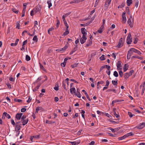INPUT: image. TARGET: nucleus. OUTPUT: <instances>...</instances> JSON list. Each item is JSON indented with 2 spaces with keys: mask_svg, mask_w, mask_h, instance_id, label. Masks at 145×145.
I'll use <instances>...</instances> for the list:
<instances>
[{
  "mask_svg": "<svg viewBox=\"0 0 145 145\" xmlns=\"http://www.w3.org/2000/svg\"><path fill=\"white\" fill-rule=\"evenodd\" d=\"M138 39L137 38H136L134 40L133 42L134 44H136L138 42Z\"/></svg>",
  "mask_w": 145,
  "mask_h": 145,
  "instance_id": "nucleus-58",
  "label": "nucleus"
},
{
  "mask_svg": "<svg viewBox=\"0 0 145 145\" xmlns=\"http://www.w3.org/2000/svg\"><path fill=\"white\" fill-rule=\"evenodd\" d=\"M132 38L131 37V33H129L127 39V43L128 44H130L132 42Z\"/></svg>",
  "mask_w": 145,
  "mask_h": 145,
  "instance_id": "nucleus-1",
  "label": "nucleus"
},
{
  "mask_svg": "<svg viewBox=\"0 0 145 145\" xmlns=\"http://www.w3.org/2000/svg\"><path fill=\"white\" fill-rule=\"evenodd\" d=\"M47 3L48 5V7L49 8H50L52 6V4L51 3V1H47Z\"/></svg>",
  "mask_w": 145,
  "mask_h": 145,
  "instance_id": "nucleus-28",
  "label": "nucleus"
},
{
  "mask_svg": "<svg viewBox=\"0 0 145 145\" xmlns=\"http://www.w3.org/2000/svg\"><path fill=\"white\" fill-rule=\"evenodd\" d=\"M105 19L103 20V24L101 26H102V27H104L105 25Z\"/></svg>",
  "mask_w": 145,
  "mask_h": 145,
  "instance_id": "nucleus-60",
  "label": "nucleus"
},
{
  "mask_svg": "<svg viewBox=\"0 0 145 145\" xmlns=\"http://www.w3.org/2000/svg\"><path fill=\"white\" fill-rule=\"evenodd\" d=\"M11 123L14 125H15L16 124L13 120H11Z\"/></svg>",
  "mask_w": 145,
  "mask_h": 145,
  "instance_id": "nucleus-62",
  "label": "nucleus"
},
{
  "mask_svg": "<svg viewBox=\"0 0 145 145\" xmlns=\"http://www.w3.org/2000/svg\"><path fill=\"white\" fill-rule=\"evenodd\" d=\"M40 68L41 69H42L44 71H45V69L44 68L43 66L42 65H41V64L40 63Z\"/></svg>",
  "mask_w": 145,
  "mask_h": 145,
  "instance_id": "nucleus-46",
  "label": "nucleus"
},
{
  "mask_svg": "<svg viewBox=\"0 0 145 145\" xmlns=\"http://www.w3.org/2000/svg\"><path fill=\"white\" fill-rule=\"evenodd\" d=\"M127 5L129 6H130L132 3V0H127Z\"/></svg>",
  "mask_w": 145,
  "mask_h": 145,
  "instance_id": "nucleus-16",
  "label": "nucleus"
},
{
  "mask_svg": "<svg viewBox=\"0 0 145 145\" xmlns=\"http://www.w3.org/2000/svg\"><path fill=\"white\" fill-rule=\"evenodd\" d=\"M115 102H116V103H117V102H121L123 101L124 100H123L117 99V100H115Z\"/></svg>",
  "mask_w": 145,
  "mask_h": 145,
  "instance_id": "nucleus-53",
  "label": "nucleus"
},
{
  "mask_svg": "<svg viewBox=\"0 0 145 145\" xmlns=\"http://www.w3.org/2000/svg\"><path fill=\"white\" fill-rule=\"evenodd\" d=\"M111 1V0H106L105 5V7L106 8H107L110 4Z\"/></svg>",
  "mask_w": 145,
  "mask_h": 145,
  "instance_id": "nucleus-7",
  "label": "nucleus"
},
{
  "mask_svg": "<svg viewBox=\"0 0 145 145\" xmlns=\"http://www.w3.org/2000/svg\"><path fill=\"white\" fill-rule=\"evenodd\" d=\"M131 56H130V54L129 53V54H127V58L128 59H130Z\"/></svg>",
  "mask_w": 145,
  "mask_h": 145,
  "instance_id": "nucleus-63",
  "label": "nucleus"
},
{
  "mask_svg": "<svg viewBox=\"0 0 145 145\" xmlns=\"http://www.w3.org/2000/svg\"><path fill=\"white\" fill-rule=\"evenodd\" d=\"M78 89H77V93L76 92L74 93V95L76 96L78 98H80V92L78 91Z\"/></svg>",
  "mask_w": 145,
  "mask_h": 145,
  "instance_id": "nucleus-14",
  "label": "nucleus"
},
{
  "mask_svg": "<svg viewBox=\"0 0 145 145\" xmlns=\"http://www.w3.org/2000/svg\"><path fill=\"white\" fill-rule=\"evenodd\" d=\"M22 121L23 125H24L27 123L28 121V118H27L26 120H24Z\"/></svg>",
  "mask_w": 145,
  "mask_h": 145,
  "instance_id": "nucleus-20",
  "label": "nucleus"
},
{
  "mask_svg": "<svg viewBox=\"0 0 145 145\" xmlns=\"http://www.w3.org/2000/svg\"><path fill=\"white\" fill-rule=\"evenodd\" d=\"M62 86L63 87L64 89L66 90H67L65 83L64 81H63L62 82Z\"/></svg>",
  "mask_w": 145,
  "mask_h": 145,
  "instance_id": "nucleus-43",
  "label": "nucleus"
},
{
  "mask_svg": "<svg viewBox=\"0 0 145 145\" xmlns=\"http://www.w3.org/2000/svg\"><path fill=\"white\" fill-rule=\"evenodd\" d=\"M104 66H105V68L106 67V69H107L108 70H110V66L107 65H104Z\"/></svg>",
  "mask_w": 145,
  "mask_h": 145,
  "instance_id": "nucleus-50",
  "label": "nucleus"
},
{
  "mask_svg": "<svg viewBox=\"0 0 145 145\" xmlns=\"http://www.w3.org/2000/svg\"><path fill=\"white\" fill-rule=\"evenodd\" d=\"M118 81H115L114 80H112V83L114 85H116L117 86V85L118 84Z\"/></svg>",
  "mask_w": 145,
  "mask_h": 145,
  "instance_id": "nucleus-36",
  "label": "nucleus"
},
{
  "mask_svg": "<svg viewBox=\"0 0 145 145\" xmlns=\"http://www.w3.org/2000/svg\"><path fill=\"white\" fill-rule=\"evenodd\" d=\"M70 92L71 94H73V93H75L76 92V89L74 88H71L70 89Z\"/></svg>",
  "mask_w": 145,
  "mask_h": 145,
  "instance_id": "nucleus-13",
  "label": "nucleus"
},
{
  "mask_svg": "<svg viewBox=\"0 0 145 145\" xmlns=\"http://www.w3.org/2000/svg\"><path fill=\"white\" fill-rule=\"evenodd\" d=\"M139 3V1L138 0H135V7L137 8L138 7V5Z\"/></svg>",
  "mask_w": 145,
  "mask_h": 145,
  "instance_id": "nucleus-34",
  "label": "nucleus"
},
{
  "mask_svg": "<svg viewBox=\"0 0 145 145\" xmlns=\"http://www.w3.org/2000/svg\"><path fill=\"white\" fill-rule=\"evenodd\" d=\"M6 84L9 88H11V85L9 83H7Z\"/></svg>",
  "mask_w": 145,
  "mask_h": 145,
  "instance_id": "nucleus-54",
  "label": "nucleus"
},
{
  "mask_svg": "<svg viewBox=\"0 0 145 145\" xmlns=\"http://www.w3.org/2000/svg\"><path fill=\"white\" fill-rule=\"evenodd\" d=\"M77 45L76 46L75 48H74L71 51V52L70 53V55H72L73 54V53L75 52L76 50V47H77Z\"/></svg>",
  "mask_w": 145,
  "mask_h": 145,
  "instance_id": "nucleus-23",
  "label": "nucleus"
},
{
  "mask_svg": "<svg viewBox=\"0 0 145 145\" xmlns=\"http://www.w3.org/2000/svg\"><path fill=\"white\" fill-rule=\"evenodd\" d=\"M104 83L103 81H99L97 82V85L98 86L99 84H102Z\"/></svg>",
  "mask_w": 145,
  "mask_h": 145,
  "instance_id": "nucleus-47",
  "label": "nucleus"
},
{
  "mask_svg": "<svg viewBox=\"0 0 145 145\" xmlns=\"http://www.w3.org/2000/svg\"><path fill=\"white\" fill-rule=\"evenodd\" d=\"M123 45V42H122V38H121L118 42V44L117 45V47L118 48H120L122 47Z\"/></svg>",
  "mask_w": 145,
  "mask_h": 145,
  "instance_id": "nucleus-5",
  "label": "nucleus"
},
{
  "mask_svg": "<svg viewBox=\"0 0 145 145\" xmlns=\"http://www.w3.org/2000/svg\"><path fill=\"white\" fill-rule=\"evenodd\" d=\"M26 118V116H25L24 115L23 116L22 118H21V120L22 121L24 120H25V119Z\"/></svg>",
  "mask_w": 145,
  "mask_h": 145,
  "instance_id": "nucleus-56",
  "label": "nucleus"
},
{
  "mask_svg": "<svg viewBox=\"0 0 145 145\" xmlns=\"http://www.w3.org/2000/svg\"><path fill=\"white\" fill-rule=\"evenodd\" d=\"M119 74L120 76L122 77L123 76V72L121 71H120L119 72Z\"/></svg>",
  "mask_w": 145,
  "mask_h": 145,
  "instance_id": "nucleus-48",
  "label": "nucleus"
},
{
  "mask_svg": "<svg viewBox=\"0 0 145 145\" xmlns=\"http://www.w3.org/2000/svg\"><path fill=\"white\" fill-rule=\"evenodd\" d=\"M69 33V31L68 30V29H66V31L63 33V35L64 36H66Z\"/></svg>",
  "mask_w": 145,
  "mask_h": 145,
  "instance_id": "nucleus-32",
  "label": "nucleus"
},
{
  "mask_svg": "<svg viewBox=\"0 0 145 145\" xmlns=\"http://www.w3.org/2000/svg\"><path fill=\"white\" fill-rule=\"evenodd\" d=\"M87 38L86 36H83L81 38L80 40V42L81 44H83L86 41Z\"/></svg>",
  "mask_w": 145,
  "mask_h": 145,
  "instance_id": "nucleus-8",
  "label": "nucleus"
},
{
  "mask_svg": "<svg viewBox=\"0 0 145 145\" xmlns=\"http://www.w3.org/2000/svg\"><path fill=\"white\" fill-rule=\"evenodd\" d=\"M129 53L130 54V56H131L133 53V51L131 50V48L128 51L127 54H129Z\"/></svg>",
  "mask_w": 145,
  "mask_h": 145,
  "instance_id": "nucleus-44",
  "label": "nucleus"
},
{
  "mask_svg": "<svg viewBox=\"0 0 145 145\" xmlns=\"http://www.w3.org/2000/svg\"><path fill=\"white\" fill-rule=\"evenodd\" d=\"M16 125L15 127V131H19L20 129L21 126V124H20V122H18L16 123Z\"/></svg>",
  "mask_w": 145,
  "mask_h": 145,
  "instance_id": "nucleus-4",
  "label": "nucleus"
},
{
  "mask_svg": "<svg viewBox=\"0 0 145 145\" xmlns=\"http://www.w3.org/2000/svg\"><path fill=\"white\" fill-rule=\"evenodd\" d=\"M81 31L82 33L83 34V35L86 36L87 35V33L86 32V30L84 28H82L81 29Z\"/></svg>",
  "mask_w": 145,
  "mask_h": 145,
  "instance_id": "nucleus-10",
  "label": "nucleus"
},
{
  "mask_svg": "<svg viewBox=\"0 0 145 145\" xmlns=\"http://www.w3.org/2000/svg\"><path fill=\"white\" fill-rule=\"evenodd\" d=\"M41 9V8L40 6H37L36 7L32 10V12L33 11H34L35 13H36L40 10Z\"/></svg>",
  "mask_w": 145,
  "mask_h": 145,
  "instance_id": "nucleus-2",
  "label": "nucleus"
},
{
  "mask_svg": "<svg viewBox=\"0 0 145 145\" xmlns=\"http://www.w3.org/2000/svg\"><path fill=\"white\" fill-rule=\"evenodd\" d=\"M72 144V145H75L76 144H78V143H77L76 142H70Z\"/></svg>",
  "mask_w": 145,
  "mask_h": 145,
  "instance_id": "nucleus-51",
  "label": "nucleus"
},
{
  "mask_svg": "<svg viewBox=\"0 0 145 145\" xmlns=\"http://www.w3.org/2000/svg\"><path fill=\"white\" fill-rule=\"evenodd\" d=\"M67 47L68 46L67 45H66L63 48L60 49L59 51H64L66 50Z\"/></svg>",
  "mask_w": 145,
  "mask_h": 145,
  "instance_id": "nucleus-26",
  "label": "nucleus"
},
{
  "mask_svg": "<svg viewBox=\"0 0 145 145\" xmlns=\"http://www.w3.org/2000/svg\"><path fill=\"white\" fill-rule=\"evenodd\" d=\"M105 55H102L100 57V59L101 60H104L105 59Z\"/></svg>",
  "mask_w": 145,
  "mask_h": 145,
  "instance_id": "nucleus-37",
  "label": "nucleus"
},
{
  "mask_svg": "<svg viewBox=\"0 0 145 145\" xmlns=\"http://www.w3.org/2000/svg\"><path fill=\"white\" fill-rule=\"evenodd\" d=\"M32 99V98H31L30 96H29V99L27 101V102L28 103H29L31 101Z\"/></svg>",
  "mask_w": 145,
  "mask_h": 145,
  "instance_id": "nucleus-52",
  "label": "nucleus"
},
{
  "mask_svg": "<svg viewBox=\"0 0 145 145\" xmlns=\"http://www.w3.org/2000/svg\"><path fill=\"white\" fill-rule=\"evenodd\" d=\"M117 66L120 67H122V65L121 64V62L120 61H118V63H117Z\"/></svg>",
  "mask_w": 145,
  "mask_h": 145,
  "instance_id": "nucleus-40",
  "label": "nucleus"
},
{
  "mask_svg": "<svg viewBox=\"0 0 145 145\" xmlns=\"http://www.w3.org/2000/svg\"><path fill=\"white\" fill-rule=\"evenodd\" d=\"M145 126V123L143 122L140 123L137 127L139 129H141L144 128Z\"/></svg>",
  "mask_w": 145,
  "mask_h": 145,
  "instance_id": "nucleus-9",
  "label": "nucleus"
},
{
  "mask_svg": "<svg viewBox=\"0 0 145 145\" xmlns=\"http://www.w3.org/2000/svg\"><path fill=\"white\" fill-rule=\"evenodd\" d=\"M128 23L131 27H132L134 24V19H129L127 21Z\"/></svg>",
  "mask_w": 145,
  "mask_h": 145,
  "instance_id": "nucleus-3",
  "label": "nucleus"
},
{
  "mask_svg": "<svg viewBox=\"0 0 145 145\" xmlns=\"http://www.w3.org/2000/svg\"><path fill=\"white\" fill-rule=\"evenodd\" d=\"M128 66L127 64H125L123 68V71L124 72H125L128 69Z\"/></svg>",
  "mask_w": 145,
  "mask_h": 145,
  "instance_id": "nucleus-24",
  "label": "nucleus"
},
{
  "mask_svg": "<svg viewBox=\"0 0 145 145\" xmlns=\"http://www.w3.org/2000/svg\"><path fill=\"white\" fill-rule=\"evenodd\" d=\"M3 115H4L5 116H6L8 119H10L11 118L10 115L7 112H4L3 113Z\"/></svg>",
  "mask_w": 145,
  "mask_h": 145,
  "instance_id": "nucleus-17",
  "label": "nucleus"
},
{
  "mask_svg": "<svg viewBox=\"0 0 145 145\" xmlns=\"http://www.w3.org/2000/svg\"><path fill=\"white\" fill-rule=\"evenodd\" d=\"M128 114L131 118L133 116H134V115L132 114L131 112H128Z\"/></svg>",
  "mask_w": 145,
  "mask_h": 145,
  "instance_id": "nucleus-45",
  "label": "nucleus"
},
{
  "mask_svg": "<svg viewBox=\"0 0 145 145\" xmlns=\"http://www.w3.org/2000/svg\"><path fill=\"white\" fill-rule=\"evenodd\" d=\"M145 90V87H143V88L142 90V92H141V95H142L144 93V91Z\"/></svg>",
  "mask_w": 145,
  "mask_h": 145,
  "instance_id": "nucleus-49",
  "label": "nucleus"
},
{
  "mask_svg": "<svg viewBox=\"0 0 145 145\" xmlns=\"http://www.w3.org/2000/svg\"><path fill=\"white\" fill-rule=\"evenodd\" d=\"M85 95H86L87 98L88 99L89 101H91V99H90L89 96H88V93H85Z\"/></svg>",
  "mask_w": 145,
  "mask_h": 145,
  "instance_id": "nucleus-55",
  "label": "nucleus"
},
{
  "mask_svg": "<svg viewBox=\"0 0 145 145\" xmlns=\"http://www.w3.org/2000/svg\"><path fill=\"white\" fill-rule=\"evenodd\" d=\"M107 91L108 92L113 91L115 93H116V90L115 89H108V90H107Z\"/></svg>",
  "mask_w": 145,
  "mask_h": 145,
  "instance_id": "nucleus-31",
  "label": "nucleus"
},
{
  "mask_svg": "<svg viewBox=\"0 0 145 145\" xmlns=\"http://www.w3.org/2000/svg\"><path fill=\"white\" fill-rule=\"evenodd\" d=\"M134 72V71L133 70H131L129 73V74L130 76H131L132 74V73Z\"/></svg>",
  "mask_w": 145,
  "mask_h": 145,
  "instance_id": "nucleus-61",
  "label": "nucleus"
},
{
  "mask_svg": "<svg viewBox=\"0 0 145 145\" xmlns=\"http://www.w3.org/2000/svg\"><path fill=\"white\" fill-rule=\"evenodd\" d=\"M122 22L123 23H125L126 21V19L125 15V13L123 12L122 14Z\"/></svg>",
  "mask_w": 145,
  "mask_h": 145,
  "instance_id": "nucleus-6",
  "label": "nucleus"
},
{
  "mask_svg": "<svg viewBox=\"0 0 145 145\" xmlns=\"http://www.w3.org/2000/svg\"><path fill=\"white\" fill-rule=\"evenodd\" d=\"M92 44V40L91 39H89L87 44L86 45V47H87L91 45Z\"/></svg>",
  "mask_w": 145,
  "mask_h": 145,
  "instance_id": "nucleus-15",
  "label": "nucleus"
},
{
  "mask_svg": "<svg viewBox=\"0 0 145 145\" xmlns=\"http://www.w3.org/2000/svg\"><path fill=\"white\" fill-rule=\"evenodd\" d=\"M27 40H26L24 41L23 42L22 46H24L25 44H26L27 43Z\"/></svg>",
  "mask_w": 145,
  "mask_h": 145,
  "instance_id": "nucleus-57",
  "label": "nucleus"
},
{
  "mask_svg": "<svg viewBox=\"0 0 145 145\" xmlns=\"http://www.w3.org/2000/svg\"><path fill=\"white\" fill-rule=\"evenodd\" d=\"M23 113H18L17 114L16 116V118L18 120H20L21 118V116L23 115Z\"/></svg>",
  "mask_w": 145,
  "mask_h": 145,
  "instance_id": "nucleus-12",
  "label": "nucleus"
},
{
  "mask_svg": "<svg viewBox=\"0 0 145 145\" xmlns=\"http://www.w3.org/2000/svg\"><path fill=\"white\" fill-rule=\"evenodd\" d=\"M131 50H132L133 52L137 53L140 55L142 54L139 51L136 50L134 48H131Z\"/></svg>",
  "mask_w": 145,
  "mask_h": 145,
  "instance_id": "nucleus-11",
  "label": "nucleus"
},
{
  "mask_svg": "<svg viewBox=\"0 0 145 145\" xmlns=\"http://www.w3.org/2000/svg\"><path fill=\"white\" fill-rule=\"evenodd\" d=\"M12 11L16 13H17L18 12V10H16L15 9L13 8L12 9Z\"/></svg>",
  "mask_w": 145,
  "mask_h": 145,
  "instance_id": "nucleus-59",
  "label": "nucleus"
},
{
  "mask_svg": "<svg viewBox=\"0 0 145 145\" xmlns=\"http://www.w3.org/2000/svg\"><path fill=\"white\" fill-rule=\"evenodd\" d=\"M137 58V59H139L140 60H142L143 59V57H140L139 56H133L131 58Z\"/></svg>",
  "mask_w": 145,
  "mask_h": 145,
  "instance_id": "nucleus-21",
  "label": "nucleus"
},
{
  "mask_svg": "<svg viewBox=\"0 0 145 145\" xmlns=\"http://www.w3.org/2000/svg\"><path fill=\"white\" fill-rule=\"evenodd\" d=\"M26 110V109L25 108H22L21 110V111L22 112H24Z\"/></svg>",
  "mask_w": 145,
  "mask_h": 145,
  "instance_id": "nucleus-64",
  "label": "nucleus"
},
{
  "mask_svg": "<svg viewBox=\"0 0 145 145\" xmlns=\"http://www.w3.org/2000/svg\"><path fill=\"white\" fill-rule=\"evenodd\" d=\"M129 76H130L129 74V73L127 72L125 74L124 77L125 79H127L128 78Z\"/></svg>",
  "mask_w": 145,
  "mask_h": 145,
  "instance_id": "nucleus-22",
  "label": "nucleus"
},
{
  "mask_svg": "<svg viewBox=\"0 0 145 145\" xmlns=\"http://www.w3.org/2000/svg\"><path fill=\"white\" fill-rule=\"evenodd\" d=\"M64 24L65 26L66 27V29H68V28H69V26L67 24V22L66 21H65V22H64Z\"/></svg>",
  "mask_w": 145,
  "mask_h": 145,
  "instance_id": "nucleus-41",
  "label": "nucleus"
},
{
  "mask_svg": "<svg viewBox=\"0 0 145 145\" xmlns=\"http://www.w3.org/2000/svg\"><path fill=\"white\" fill-rule=\"evenodd\" d=\"M40 84H38L36 87H35L34 89H33V91L35 92L37 91V90L39 89V88L40 87Z\"/></svg>",
  "mask_w": 145,
  "mask_h": 145,
  "instance_id": "nucleus-18",
  "label": "nucleus"
},
{
  "mask_svg": "<svg viewBox=\"0 0 145 145\" xmlns=\"http://www.w3.org/2000/svg\"><path fill=\"white\" fill-rule=\"evenodd\" d=\"M127 137V135H125L122 137H120L118 138L119 140H121L124 139L125 138Z\"/></svg>",
  "mask_w": 145,
  "mask_h": 145,
  "instance_id": "nucleus-29",
  "label": "nucleus"
},
{
  "mask_svg": "<svg viewBox=\"0 0 145 145\" xmlns=\"http://www.w3.org/2000/svg\"><path fill=\"white\" fill-rule=\"evenodd\" d=\"M54 89L56 91H57L59 89V86L58 84H56V86L54 88Z\"/></svg>",
  "mask_w": 145,
  "mask_h": 145,
  "instance_id": "nucleus-33",
  "label": "nucleus"
},
{
  "mask_svg": "<svg viewBox=\"0 0 145 145\" xmlns=\"http://www.w3.org/2000/svg\"><path fill=\"white\" fill-rule=\"evenodd\" d=\"M114 75L116 77H117L118 76V74L116 71H114Z\"/></svg>",
  "mask_w": 145,
  "mask_h": 145,
  "instance_id": "nucleus-39",
  "label": "nucleus"
},
{
  "mask_svg": "<svg viewBox=\"0 0 145 145\" xmlns=\"http://www.w3.org/2000/svg\"><path fill=\"white\" fill-rule=\"evenodd\" d=\"M104 28V27H102V26H101L99 29L98 30V32L100 33H101L103 32V29Z\"/></svg>",
  "mask_w": 145,
  "mask_h": 145,
  "instance_id": "nucleus-30",
  "label": "nucleus"
},
{
  "mask_svg": "<svg viewBox=\"0 0 145 145\" xmlns=\"http://www.w3.org/2000/svg\"><path fill=\"white\" fill-rule=\"evenodd\" d=\"M125 5V2H123L118 7V8H122L123 7H124Z\"/></svg>",
  "mask_w": 145,
  "mask_h": 145,
  "instance_id": "nucleus-25",
  "label": "nucleus"
},
{
  "mask_svg": "<svg viewBox=\"0 0 145 145\" xmlns=\"http://www.w3.org/2000/svg\"><path fill=\"white\" fill-rule=\"evenodd\" d=\"M33 40L35 41L36 42H37L38 40V39L36 35H35L33 39Z\"/></svg>",
  "mask_w": 145,
  "mask_h": 145,
  "instance_id": "nucleus-27",
  "label": "nucleus"
},
{
  "mask_svg": "<svg viewBox=\"0 0 145 145\" xmlns=\"http://www.w3.org/2000/svg\"><path fill=\"white\" fill-rule=\"evenodd\" d=\"M42 109L43 108L41 107H37L36 109V112L37 113H38L39 110H42Z\"/></svg>",
  "mask_w": 145,
  "mask_h": 145,
  "instance_id": "nucleus-19",
  "label": "nucleus"
},
{
  "mask_svg": "<svg viewBox=\"0 0 145 145\" xmlns=\"http://www.w3.org/2000/svg\"><path fill=\"white\" fill-rule=\"evenodd\" d=\"M25 59L27 61H29L30 60L31 58L28 55H27L26 56Z\"/></svg>",
  "mask_w": 145,
  "mask_h": 145,
  "instance_id": "nucleus-35",
  "label": "nucleus"
},
{
  "mask_svg": "<svg viewBox=\"0 0 145 145\" xmlns=\"http://www.w3.org/2000/svg\"><path fill=\"white\" fill-rule=\"evenodd\" d=\"M60 24V23L59 20H57V23L56 24L57 28L59 27Z\"/></svg>",
  "mask_w": 145,
  "mask_h": 145,
  "instance_id": "nucleus-42",
  "label": "nucleus"
},
{
  "mask_svg": "<svg viewBox=\"0 0 145 145\" xmlns=\"http://www.w3.org/2000/svg\"><path fill=\"white\" fill-rule=\"evenodd\" d=\"M126 135H127V137H128V136H132L133 135V134L132 132H130L128 133H127L125 134Z\"/></svg>",
  "mask_w": 145,
  "mask_h": 145,
  "instance_id": "nucleus-38",
  "label": "nucleus"
}]
</instances>
